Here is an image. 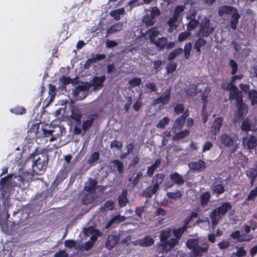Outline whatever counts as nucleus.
Here are the masks:
<instances>
[{
	"label": "nucleus",
	"instance_id": "f257e3e1",
	"mask_svg": "<svg viewBox=\"0 0 257 257\" xmlns=\"http://www.w3.org/2000/svg\"><path fill=\"white\" fill-rule=\"evenodd\" d=\"M186 246L192 249L189 253L190 257H202L204 253L207 252L209 244L205 242L200 245L198 239L191 238L187 241Z\"/></svg>",
	"mask_w": 257,
	"mask_h": 257
},
{
	"label": "nucleus",
	"instance_id": "f03ea898",
	"mask_svg": "<svg viewBox=\"0 0 257 257\" xmlns=\"http://www.w3.org/2000/svg\"><path fill=\"white\" fill-rule=\"evenodd\" d=\"M49 161L47 154L35 155L33 157L32 165L33 172L36 175L42 174L46 170Z\"/></svg>",
	"mask_w": 257,
	"mask_h": 257
},
{
	"label": "nucleus",
	"instance_id": "7ed1b4c3",
	"mask_svg": "<svg viewBox=\"0 0 257 257\" xmlns=\"http://www.w3.org/2000/svg\"><path fill=\"white\" fill-rule=\"evenodd\" d=\"M214 30V28L211 26L210 20L207 18H204L201 20L200 28L197 36L198 37H207Z\"/></svg>",
	"mask_w": 257,
	"mask_h": 257
},
{
	"label": "nucleus",
	"instance_id": "20e7f679",
	"mask_svg": "<svg viewBox=\"0 0 257 257\" xmlns=\"http://www.w3.org/2000/svg\"><path fill=\"white\" fill-rule=\"evenodd\" d=\"M222 88L229 91V100L235 99V102L242 100L243 95L241 91H239L238 88L232 84H227L226 86H222Z\"/></svg>",
	"mask_w": 257,
	"mask_h": 257
},
{
	"label": "nucleus",
	"instance_id": "39448f33",
	"mask_svg": "<svg viewBox=\"0 0 257 257\" xmlns=\"http://www.w3.org/2000/svg\"><path fill=\"white\" fill-rule=\"evenodd\" d=\"M105 79V75H102L100 77H94L89 83L88 82L89 87L90 88L91 86H93L94 90L100 89L103 87V83Z\"/></svg>",
	"mask_w": 257,
	"mask_h": 257
},
{
	"label": "nucleus",
	"instance_id": "423d86ee",
	"mask_svg": "<svg viewBox=\"0 0 257 257\" xmlns=\"http://www.w3.org/2000/svg\"><path fill=\"white\" fill-rule=\"evenodd\" d=\"M241 128L244 131H257V118L254 119L252 121L249 119H245L241 124Z\"/></svg>",
	"mask_w": 257,
	"mask_h": 257
},
{
	"label": "nucleus",
	"instance_id": "0eeeda50",
	"mask_svg": "<svg viewBox=\"0 0 257 257\" xmlns=\"http://www.w3.org/2000/svg\"><path fill=\"white\" fill-rule=\"evenodd\" d=\"M83 232L85 236H89L91 235L90 239L92 241H96L98 236L101 235V233L97 229L94 228L92 226H89L87 228L84 227Z\"/></svg>",
	"mask_w": 257,
	"mask_h": 257
},
{
	"label": "nucleus",
	"instance_id": "6e6552de",
	"mask_svg": "<svg viewBox=\"0 0 257 257\" xmlns=\"http://www.w3.org/2000/svg\"><path fill=\"white\" fill-rule=\"evenodd\" d=\"M123 27L124 24L121 22L113 24L106 31L105 37L120 32L123 29Z\"/></svg>",
	"mask_w": 257,
	"mask_h": 257
},
{
	"label": "nucleus",
	"instance_id": "1a4fd4ad",
	"mask_svg": "<svg viewBox=\"0 0 257 257\" xmlns=\"http://www.w3.org/2000/svg\"><path fill=\"white\" fill-rule=\"evenodd\" d=\"M221 142L225 147L228 148L233 147V151H236L237 149V146L234 144V140L226 134H223L220 139Z\"/></svg>",
	"mask_w": 257,
	"mask_h": 257
},
{
	"label": "nucleus",
	"instance_id": "9d476101",
	"mask_svg": "<svg viewBox=\"0 0 257 257\" xmlns=\"http://www.w3.org/2000/svg\"><path fill=\"white\" fill-rule=\"evenodd\" d=\"M170 89H167L164 94L153 100V104L156 105L161 103L164 105L167 104L170 100Z\"/></svg>",
	"mask_w": 257,
	"mask_h": 257
},
{
	"label": "nucleus",
	"instance_id": "9b49d317",
	"mask_svg": "<svg viewBox=\"0 0 257 257\" xmlns=\"http://www.w3.org/2000/svg\"><path fill=\"white\" fill-rule=\"evenodd\" d=\"M222 214L218 210L217 208L214 209L209 214V217L211 219V225L213 228H214L219 221L222 218Z\"/></svg>",
	"mask_w": 257,
	"mask_h": 257
},
{
	"label": "nucleus",
	"instance_id": "f8f14e48",
	"mask_svg": "<svg viewBox=\"0 0 257 257\" xmlns=\"http://www.w3.org/2000/svg\"><path fill=\"white\" fill-rule=\"evenodd\" d=\"M235 105L237 108L236 115L238 118H241L247 113V106L243 102L242 100L235 102Z\"/></svg>",
	"mask_w": 257,
	"mask_h": 257
},
{
	"label": "nucleus",
	"instance_id": "ddd939ff",
	"mask_svg": "<svg viewBox=\"0 0 257 257\" xmlns=\"http://www.w3.org/2000/svg\"><path fill=\"white\" fill-rule=\"evenodd\" d=\"M119 239V236L116 234L108 235L105 243V247L109 250L111 249L118 243Z\"/></svg>",
	"mask_w": 257,
	"mask_h": 257
},
{
	"label": "nucleus",
	"instance_id": "4468645a",
	"mask_svg": "<svg viewBox=\"0 0 257 257\" xmlns=\"http://www.w3.org/2000/svg\"><path fill=\"white\" fill-rule=\"evenodd\" d=\"M188 166L193 171L201 172L205 169L206 164L203 161L199 160L197 162L189 163Z\"/></svg>",
	"mask_w": 257,
	"mask_h": 257
},
{
	"label": "nucleus",
	"instance_id": "2eb2a0df",
	"mask_svg": "<svg viewBox=\"0 0 257 257\" xmlns=\"http://www.w3.org/2000/svg\"><path fill=\"white\" fill-rule=\"evenodd\" d=\"M223 124V118L222 117H218L215 118L213 122L211 128L210 132L214 135H216L220 131V127Z\"/></svg>",
	"mask_w": 257,
	"mask_h": 257
},
{
	"label": "nucleus",
	"instance_id": "dca6fc26",
	"mask_svg": "<svg viewBox=\"0 0 257 257\" xmlns=\"http://www.w3.org/2000/svg\"><path fill=\"white\" fill-rule=\"evenodd\" d=\"M196 14L193 13L187 16L186 19L189 21L187 25V30L190 31L194 30L199 24L198 20L195 19Z\"/></svg>",
	"mask_w": 257,
	"mask_h": 257
},
{
	"label": "nucleus",
	"instance_id": "f3484780",
	"mask_svg": "<svg viewBox=\"0 0 257 257\" xmlns=\"http://www.w3.org/2000/svg\"><path fill=\"white\" fill-rule=\"evenodd\" d=\"M96 117L97 116L96 114L90 115L87 117L86 120L83 121L82 128L84 131L83 134H84L88 130L89 128L92 126L93 121Z\"/></svg>",
	"mask_w": 257,
	"mask_h": 257
},
{
	"label": "nucleus",
	"instance_id": "a211bd4d",
	"mask_svg": "<svg viewBox=\"0 0 257 257\" xmlns=\"http://www.w3.org/2000/svg\"><path fill=\"white\" fill-rule=\"evenodd\" d=\"M242 144L246 146L249 149H252L256 146V139L254 136H249L248 138H243Z\"/></svg>",
	"mask_w": 257,
	"mask_h": 257
},
{
	"label": "nucleus",
	"instance_id": "6ab92c4d",
	"mask_svg": "<svg viewBox=\"0 0 257 257\" xmlns=\"http://www.w3.org/2000/svg\"><path fill=\"white\" fill-rule=\"evenodd\" d=\"M160 34V31L158 28L153 27L147 31V34L148 35V38L149 39L150 43L152 44L157 40V37Z\"/></svg>",
	"mask_w": 257,
	"mask_h": 257
},
{
	"label": "nucleus",
	"instance_id": "aec40b11",
	"mask_svg": "<svg viewBox=\"0 0 257 257\" xmlns=\"http://www.w3.org/2000/svg\"><path fill=\"white\" fill-rule=\"evenodd\" d=\"M70 117L73 119L77 121L78 123H81V118L82 117V112L77 106H73L71 108V114Z\"/></svg>",
	"mask_w": 257,
	"mask_h": 257
},
{
	"label": "nucleus",
	"instance_id": "412c9836",
	"mask_svg": "<svg viewBox=\"0 0 257 257\" xmlns=\"http://www.w3.org/2000/svg\"><path fill=\"white\" fill-rule=\"evenodd\" d=\"M159 189L154 185L149 186L144 190L142 195L147 198H151L153 195L157 193Z\"/></svg>",
	"mask_w": 257,
	"mask_h": 257
},
{
	"label": "nucleus",
	"instance_id": "4be33fe9",
	"mask_svg": "<svg viewBox=\"0 0 257 257\" xmlns=\"http://www.w3.org/2000/svg\"><path fill=\"white\" fill-rule=\"evenodd\" d=\"M170 177L174 184L181 186L184 183L185 181L182 176L177 172L171 174Z\"/></svg>",
	"mask_w": 257,
	"mask_h": 257
},
{
	"label": "nucleus",
	"instance_id": "5701e85b",
	"mask_svg": "<svg viewBox=\"0 0 257 257\" xmlns=\"http://www.w3.org/2000/svg\"><path fill=\"white\" fill-rule=\"evenodd\" d=\"M236 9L229 6H222L219 8L218 11V15L220 17L224 16L225 14L232 13L234 10Z\"/></svg>",
	"mask_w": 257,
	"mask_h": 257
},
{
	"label": "nucleus",
	"instance_id": "b1692460",
	"mask_svg": "<svg viewBox=\"0 0 257 257\" xmlns=\"http://www.w3.org/2000/svg\"><path fill=\"white\" fill-rule=\"evenodd\" d=\"M97 183V182L96 180L89 178L85 183L84 189L87 192H93Z\"/></svg>",
	"mask_w": 257,
	"mask_h": 257
},
{
	"label": "nucleus",
	"instance_id": "393cba45",
	"mask_svg": "<svg viewBox=\"0 0 257 257\" xmlns=\"http://www.w3.org/2000/svg\"><path fill=\"white\" fill-rule=\"evenodd\" d=\"M168 39L166 37H161L157 39L154 43L158 50H163L167 44Z\"/></svg>",
	"mask_w": 257,
	"mask_h": 257
},
{
	"label": "nucleus",
	"instance_id": "a878e982",
	"mask_svg": "<svg viewBox=\"0 0 257 257\" xmlns=\"http://www.w3.org/2000/svg\"><path fill=\"white\" fill-rule=\"evenodd\" d=\"M178 18L174 15L168 20L167 24L169 26L168 30L169 32L171 33L177 28L178 27Z\"/></svg>",
	"mask_w": 257,
	"mask_h": 257
},
{
	"label": "nucleus",
	"instance_id": "bb28decb",
	"mask_svg": "<svg viewBox=\"0 0 257 257\" xmlns=\"http://www.w3.org/2000/svg\"><path fill=\"white\" fill-rule=\"evenodd\" d=\"M110 164V167L116 168L120 174L123 173L124 171V165L122 162L118 160H114L111 161Z\"/></svg>",
	"mask_w": 257,
	"mask_h": 257
},
{
	"label": "nucleus",
	"instance_id": "cd10ccee",
	"mask_svg": "<svg viewBox=\"0 0 257 257\" xmlns=\"http://www.w3.org/2000/svg\"><path fill=\"white\" fill-rule=\"evenodd\" d=\"M127 191L126 190H123L121 194L118 198V204L120 207H123L126 205L128 202L127 198Z\"/></svg>",
	"mask_w": 257,
	"mask_h": 257
},
{
	"label": "nucleus",
	"instance_id": "c85d7f7f",
	"mask_svg": "<svg viewBox=\"0 0 257 257\" xmlns=\"http://www.w3.org/2000/svg\"><path fill=\"white\" fill-rule=\"evenodd\" d=\"M239 18L240 15L238 12V11L237 9L234 10V12L232 13L231 19L230 21V26L232 29H236Z\"/></svg>",
	"mask_w": 257,
	"mask_h": 257
},
{
	"label": "nucleus",
	"instance_id": "c756f323",
	"mask_svg": "<svg viewBox=\"0 0 257 257\" xmlns=\"http://www.w3.org/2000/svg\"><path fill=\"white\" fill-rule=\"evenodd\" d=\"M125 219L124 216H121L120 215H117L112 217L106 224L105 228L107 229L109 228L113 223H119L123 221Z\"/></svg>",
	"mask_w": 257,
	"mask_h": 257
},
{
	"label": "nucleus",
	"instance_id": "7c9ffc66",
	"mask_svg": "<svg viewBox=\"0 0 257 257\" xmlns=\"http://www.w3.org/2000/svg\"><path fill=\"white\" fill-rule=\"evenodd\" d=\"M96 198V195L94 192H87L82 198L84 204L87 205L92 203Z\"/></svg>",
	"mask_w": 257,
	"mask_h": 257
},
{
	"label": "nucleus",
	"instance_id": "2f4dec72",
	"mask_svg": "<svg viewBox=\"0 0 257 257\" xmlns=\"http://www.w3.org/2000/svg\"><path fill=\"white\" fill-rule=\"evenodd\" d=\"M246 175L250 180L251 184L252 185L257 177V167L249 168L246 171Z\"/></svg>",
	"mask_w": 257,
	"mask_h": 257
},
{
	"label": "nucleus",
	"instance_id": "473e14b6",
	"mask_svg": "<svg viewBox=\"0 0 257 257\" xmlns=\"http://www.w3.org/2000/svg\"><path fill=\"white\" fill-rule=\"evenodd\" d=\"M95 241H92L90 239L84 243H79L76 247V248L81 251L89 250L92 247Z\"/></svg>",
	"mask_w": 257,
	"mask_h": 257
},
{
	"label": "nucleus",
	"instance_id": "72a5a7b5",
	"mask_svg": "<svg viewBox=\"0 0 257 257\" xmlns=\"http://www.w3.org/2000/svg\"><path fill=\"white\" fill-rule=\"evenodd\" d=\"M165 175L163 173L156 174L152 179V183L159 188L160 185L163 181Z\"/></svg>",
	"mask_w": 257,
	"mask_h": 257
},
{
	"label": "nucleus",
	"instance_id": "f704fd0d",
	"mask_svg": "<svg viewBox=\"0 0 257 257\" xmlns=\"http://www.w3.org/2000/svg\"><path fill=\"white\" fill-rule=\"evenodd\" d=\"M124 12V8H120L110 12L109 15L115 20L118 21L121 18L120 16L123 15Z\"/></svg>",
	"mask_w": 257,
	"mask_h": 257
},
{
	"label": "nucleus",
	"instance_id": "c9c22d12",
	"mask_svg": "<svg viewBox=\"0 0 257 257\" xmlns=\"http://www.w3.org/2000/svg\"><path fill=\"white\" fill-rule=\"evenodd\" d=\"M231 207L232 206L230 203L225 202L216 208L221 213V214L224 216L228 210L231 209Z\"/></svg>",
	"mask_w": 257,
	"mask_h": 257
},
{
	"label": "nucleus",
	"instance_id": "e433bc0d",
	"mask_svg": "<svg viewBox=\"0 0 257 257\" xmlns=\"http://www.w3.org/2000/svg\"><path fill=\"white\" fill-rule=\"evenodd\" d=\"M99 159V154L97 152H93L87 161L90 166H94Z\"/></svg>",
	"mask_w": 257,
	"mask_h": 257
},
{
	"label": "nucleus",
	"instance_id": "4c0bfd02",
	"mask_svg": "<svg viewBox=\"0 0 257 257\" xmlns=\"http://www.w3.org/2000/svg\"><path fill=\"white\" fill-rule=\"evenodd\" d=\"M141 246L147 247L153 245L154 243V239L149 236H146L141 239Z\"/></svg>",
	"mask_w": 257,
	"mask_h": 257
},
{
	"label": "nucleus",
	"instance_id": "58836bf2",
	"mask_svg": "<svg viewBox=\"0 0 257 257\" xmlns=\"http://www.w3.org/2000/svg\"><path fill=\"white\" fill-rule=\"evenodd\" d=\"M171 234V229L169 228L162 230L160 232V238L161 241H164L169 238Z\"/></svg>",
	"mask_w": 257,
	"mask_h": 257
},
{
	"label": "nucleus",
	"instance_id": "ea45409f",
	"mask_svg": "<svg viewBox=\"0 0 257 257\" xmlns=\"http://www.w3.org/2000/svg\"><path fill=\"white\" fill-rule=\"evenodd\" d=\"M90 88L89 87L88 82L84 83V87L82 89L80 93L79 94L78 96L77 97L76 100H82L83 99L87 94V91L89 90Z\"/></svg>",
	"mask_w": 257,
	"mask_h": 257
},
{
	"label": "nucleus",
	"instance_id": "a19ab883",
	"mask_svg": "<svg viewBox=\"0 0 257 257\" xmlns=\"http://www.w3.org/2000/svg\"><path fill=\"white\" fill-rule=\"evenodd\" d=\"M170 250V247L168 246L167 242L159 244L157 248L158 253H163Z\"/></svg>",
	"mask_w": 257,
	"mask_h": 257
},
{
	"label": "nucleus",
	"instance_id": "79ce46f5",
	"mask_svg": "<svg viewBox=\"0 0 257 257\" xmlns=\"http://www.w3.org/2000/svg\"><path fill=\"white\" fill-rule=\"evenodd\" d=\"M189 134V131L187 130L181 131L179 133H177L173 137V140L174 141H179L188 136Z\"/></svg>",
	"mask_w": 257,
	"mask_h": 257
},
{
	"label": "nucleus",
	"instance_id": "37998d69",
	"mask_svg": "<svg viewBox=\"0 0 257 257\" xmlns=\"http://www.w3.org/2000/svg\"><path fill=\"white\" fill-rule=\"evenodd\" d=\"M203 37H199L195 44L194 49L198 53H200L201 47L204 46L206 44V41L202 38Z\"/></svg>",
	"mask_w": 257,
	"mask_h": 257
},
{
	"label": "nucleus",
	"instance_id": "c03bdc74",
	"mask_svg": "<svg viewBox=\"0 0 257 257\" xmlns=\"http://www.w3.org/2000/svg\"><path fill=\"white\" fill-rule=\"evenodd\" d=\"M143 22L148 26H152L155 23V19L149 14L144 17Z\"/></svg>",
	"mask_w": 257,
	"mask_h": 257
},
{
	"label": "nucleus",
	"instance_id": "a18cd8bd",
	"mask_svg": "<svg viewBox=\"0 0 257 257\" xmlns=\"http://www.w3.org/2000/svg\"><path fill=\"white\" fill-rule=\"evenodd\" d=\"M197 223L201 228L204 229H207L210 226V221L207 218H206L204 220L199 219Z\"/></svg>",
	"mask_w": 257,
	"mask_h": 257
},
{
	"label": "nucleus",
	"instance_id": "49530a36",
	"mask_svg": "<svg viewBox=\"0 0 257 257\" xmlns=\"http://www.w3.org/2000/svg\"><path fill=\"white\" fill-rule=\"evenodd\" d=\"M143 177V173L141 172H139L136 176L132 179V178H128V181L130 182L132 181V187L133 188L135 187L139 183L140 180Z\"/></svg>",
	"mask_w": 257,
	"mask_h": 257
},
{
	"label": "nucleus",
	"instance_id": "de8ad7c7",
	"mask_svg": "<svg viewBox=\"0 0 257 257\" xmlns=\"http://www.w3.org/2000/svg\"><path fill=\"white\" fill-rule=\"evenodd\" d=\"M210 198V195L208 192L203 193L200 197L201 205L203 206L206 205L209 201Z\"/></svg>",
	"mask_w": 257,
	"mask_h": 257
},
{
	"label": "nucleus",
	"instance_id": "09e8293b",
	"mask_svg": "<svg viewBox=\"0 0 257 257\" xmlns=\"http://www.w3.org/2000/svg\"><path fill=\"white\" fill-rule=\"evenodd\" d=\"M186 229L187 227L186 226H183L177 229H174L173 230V233L176 238L180 239L182 236V234L185 232Z\"/></svg>",
	"mask_w": 257,
	"mask_h": 257
},
{
	"label": "nucleus",
	"instance_id": "8fccbe9b",
	"mask_svg": "<svg viewBox=\"0 0 257 257\" xmlns=\"http://www.w3.org/2000/svg\"><path fill=\"white\" fill-rule=\"evenodd\" d=\"M248 97L251 100L252 105L257 104V91L251 90L248 92Z\"/></svg>",
	"mask_w": 257,
	"mask_h": 257
},
{
	"label": "nucleus",
	"instance_id": "3c124183",
	"mask_svg": "<svg viewBox=\"0 0 257 257\" xmlns=\"http://www.w3.org/2000/svg\"><path fill=\"white\" fill-rule=\"evenodd\" d=\"M67 174L68 173L61 169L57 174L55 181L58 183L61 182L66 177Z\"/></svg>",
	"mask_w": 257,
	"mask_h": 257
},
{
	"label": "nucleus",
	"instance_id": "603ef678",
	"mask_svg": "<svg viewBox=\"0 0 257 257\" xmlns=\"http://www.w3.org/2000/svg\"><path fill=\"white\" fill-rule=\"evenodd\" d=\"M185 123V121L182 120L179 117L174 121L173 125V128L180 130L183 127Z\"/></svg>",
	"mask_w": 257,
	"mask_h": 257
},
{
	"label": "nucleus",
	"instance_id": "864d4df0",
	"mask_svg": "<svg viewBox=\"0 0 257 257\" xmlns=\"http://www.w3.org/2000/svg\"><path fill=\"white\" fill-rule=\"evenodd\" d=\"M170 119L168 117H164L161 119L157 124L156 127L159 128H164L165 126L169 123Z\"/></svg>",
	"mask_w": 257,
	"mask_h": 257
},
{
	"label": "nucleus",
	"instance_id": "5fc2aeb1",
	"mask_svg": "<svg viewBox=\"0 0 257 257\" xmlns=\"http://www.w3.org/2000/svg\"><path fill=\"white\" fill-rule=\"evenodd\" d=\"M183 52L182 48H179L171 53L168 57L169 60H174L177 56L181 54Z\"/></svg>",
	"mask_w": 257,
	"mask_h": 257
},
{
	"label": "nucleus",
	"instance_id": "6e6d98bb",
	"mask_svg": "<svg viewBox=\"0 0 257 257\" xmlns=\"http://www.w3.org/2000/svg\"><path fill=\"white\" fill-rule=\"evenodd\" d=\"M213 192L217 195H220L224 192V188L221 184H214L212 187Z\"/></svg>",
	"mask_w": 257,
	"mask_h": 257
},
{
	"label": "nucleus",
	"instance_id": "4d7b16f0",
	"mask_svg": "<svg viewBox=\"0 0 257 257\" xmlns=\"http://www.w3.org/2000/svg\"><path fill=\"white\" fill-rule=\"evenodd\" d=\"M196 89L197 86L196 85H190L186 91L187 95L190 96H195L197 93Z\"/></svg>",
	"mask_w": 257,
	"mask_h": 257
},
{
	"label": "nucleus",
	"instance_id": "13d9d810",
	"mask_svg": "<svg viewBox=\"0 0 257 257\" xmlns=\"http://www.w3.org/2000/svg\"><path fill=\"white\" fill-rule=\"evenodd\" d=\"M185 8V6L183 5L177 6L174 11L173 15L176 16L178 19H179L182 13L184 11Z\"/></svg>",
	"mask_w": 257,
	"mask_h": 257
},
{
	"label": "nucleus",
	"instance_id": "bf43d9fd",
	"mask_svg": "<svg viewBox=\"0 0 257 257\" xmlns=\"http://www.w3.org/2000/svg\"><path fill=\"white\" fill-rule=\"evenodd\" d=\"M167 195L170 198L176 200L181 198L182 194L180 191H177L176 192H168Z\"/></svg>",
	"mask_w": 257,
	"mask_h": 257
},
{
	"label": "nucleus",
	"instance_id": "052dcab7",
	"mask_svg": "<svg viewBox=\"0 0 257 257\" xmlns=\"http://www.w3.org/2000/svg\"><path fill=\"white\" fill-rule=\"evenodd\" d=\"M142 82L140 78L136 77L130 80L128 83L132 87H135L139 86Z\"/></svg>",
	"mask_w": 257,
	"mask_h": 257
},
{
	"label": "nucleus",
	"instance_id": "680f3d73",
	"mask_svg": "<svg viewBox=\"0 0 257 257\" xmlns=\"http://www.w3.org/2000/svg\"><path fill=\"white\" fill-rule=\"evenodd\" d=\"M192 48V45L191 43L186 44L184 47V54L185 57L186 59H188L190 55V51Z\"/></svg>",
	"mask_w": 257,
	"mask_h": 257
},
{
	"label": "nucleus",
	"instance_id": "e2e57ef3",
	"mask_svg": "<svg viewBox=\"0 0 257 257\" xmlns=\"http://www.w3.org/2000/svg\"><path fill=\"white\" fill-rule=\"evenodd\" d=\"M84 83L82 82L81 84L77 86L72 91V94L73 96L77 99V97L79 95V94L80 93V91H81L82 89L84 87Z\"/></svg>",
	"mask_w": 257,
	"mask_h": 257
},
{
	"label": "nucleus",
	"instance_id": "0e129e2a",
	"mask_svg": "<svg viewBox=\"0 0 257 257\" xmlns=\"http://www.w3.org/2000/svg\"><path fill=\"white\" fill-rule=\"evenodd\" d=\"M96 62V59H95L94 54H92L91 58L88 59L87 60L86 62H85V63L84 64V68L85 69H88L90 67V65L91 64L94 63Z\"/></svg>",
	"mask_w": 257,
	"mask_h": 257
},
{
	"label": "nucleus",
	"instance_id": "69168bd1",
	"mask_svg": "<svg viewBox=\"0 0 257 257\" xmlns=\"http://www.w3.org/2000/svg\"><path fill=\"white\" fill-rule=\"evenodd\" d=\"M179 239L177 238H172L167 241L168 246L170 247V250L173 248L179 242Z\"/></svg>",
	"mask_w": 257,
	"mask_h": 257
},
{
	"label": "nucleus",
	"instance_id": "338daca9",
	"mask_svg": "<svg viewBox=\"0 0 257 257\" xmlns=\"http://www.w3.org/2000/svg\"><path fill=\"white\" fill-rule=\"evenodd\" d=\"M229 65L232 68L231 74H234L238 68V65L233 60L231 59L229 62Z\"/></svg>",
	"mask_w": 257,
	"mask_h": 257
},
{
	"label": "nucleus",
	"instance_id": "774afa93",
	"mask_svg": "<svg viewBox=\"0 0 257 257\" xmlns=\"http://www.w3.org/2000/svg\"><path fill=\"white\" fill-rule=\"evenodd\" d=\"M160 15V11L157 7H155L152 8L150 16L155 19L156 17L159 16Z\"/></svg>",
	"mask_w": 257,
	"mask_h": 257
}]
</instances>
